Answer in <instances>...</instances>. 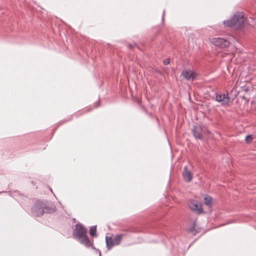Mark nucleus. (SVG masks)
<instances>
[{"mask_svg": "<svg viewBox=\"0 0 256 256\" xmlns=\"http://www.w3.org/2000/svg\"><path fill=\"white\" fill-rule=\"evenodd\" d=\"M216 100L222 105H226L230 102V98L228 94H217L216 96Z\"/></svg>", "mask_w": 256, "mask_h": 256, "instance_id": "nucleus-6", "label": "nucleus"}, {"mask_svg": "<svg viewBox=\"0 0 256 256\" xmlns=\"http://www.w3.org/2000/svg\"><path fill=\"white\" fill-rule=\"evenodd\" d=\"M88 230L80 224H77L73 231L72 236L74 239L86 247H90L92 244L87 236Z\"/></svg>", "mask_w": 256, "mask_h": 256, "instance_id": "nucleus-1", "label": "nucleus"}, {"mask_svg": "<svg viewBox=\"0 0 256 256\" xmlns=\"http://www.w3.org/2000/svg\"><path fill=\"white\" fill-rule=\"evenodd\" d=\"M96 226H92L90 228V234L92 236H96Z\"/></svg>", "mask_w": 256, "mask_h": 256, "instance_id": "nucleus-12", "label": "nucleus"}, {"mask_svg": "<svg viewBox=\"0 0 256 256\" xmlns=\"http://www.w3.org/2000/svg\"><path fill=\"white\" fill-rule=\"evenodd\" d=\"M164 14H165V10H164L163 12H162V22H164Z\"/></svg>", "mask_w": 256, "mask_h": 256, "instance_id": "nucleus-17", "label": "nucleus"}, {"mask_svg": "<svg viewBox=\"0 0 256 256\" xmlns=\"http://www.w3.org/2000/svg\"><path fill=\"white\" fill-rule=\"evenodd\" d=\"M96 250L98 251V252L99 254V256H101V252H100V250Z\"/></svg>", "mask_w": 256, "mask_h": 256, "instance_id": "nucleus-18", "label": "nucleus"}, {"mask_svg": "<svg viewBox=\"0 0 256 256\" xmlns=\"http://www.w3.org/2000/svg\"><path fill=\"white\" fill-rule=\"evenodd\" d=\"M192 133L196 139H200L202 138V128L200 126H194L192 129Z\"/></svg>", "mask_w": 256, "mask_h": 256, "instance_id": "nucleus-10", "label": "nucleus"}, {"mask_svg": "<svg viewBox=\"0 0 256 256\" xmlns=\"http://www.w3.org/2000/svg\"><path fill=\"white\" fill-rule=\"evenodd\" d=\"M245 140L247 142L249 143V142H251V141L252 140V138L251 136L248 135L246 137Z\"/></svg>", "mask_w": 256, "mask_h": 256, "instance_id": "nucleus-13", "label": "nucleus"}, {"mask_svg": "<svg viewBox=\"0 0 256 256\" xmlns=\"http://www.w3.org/2000/svg\"><path fill=\"white\" fill-rule=\"evenodd\" d=\"M184 180L186 182H190L192 178V174L190 170H188L186 166L184 168V171L182 172Z\"/></svg>", "mask_w": 256, "mask_h": 256, "instance_id": "nucleus-9", "label": "nucleus"}, {"mask_svg": "<svg viewBox=\"0 0 256 256\" xmlns=\"http://www.w3.org/2000/svg\"><path fill=\"white\" fill-rule=\"evenodd\" d=\"M170 62V58H166L163 61V63L165 64V65H167Z\"/></svg>", "mask_w": 256, "mask_h": 256, "instance_id": "nucleus-16", "label": "nucleus"}, {"mask_svg": "<svg viewBox=\"0 0 256 256\" xmlns=\"http://www.w3.org/2000/svg\"><path fill=\"white\" fill-rule=\"evenodd\" d=\"M107 242L110 244H112L113 242V239L112 238H108L107 236L106 237V244H107Z\"/></svg>", "mask_w": 256, "mask_h": 256, "instance_id": "nucleus-14", "label": "nucleus"}, {"mask_svg": "<svg viewBox=\"0 0 256 256\" xmlns=\"http://www.w3.org/2000/svg\"><path fill=\"white\" fill-rule=\"evenodd\" d=\"M188 231H189L192 234H196V230L194 229V227H193L192 228H190L188 230Z\"/></svg>", "mask_w": 256, "mask_h": 256, "instance_id": "nucleus-15", "label": "nucleus"}, {"mask_svg": "<svg viewBox=\"0 0 256 256\" xmlns=\"http://www.w3.org/2000/svg\"><path fill=\"white\" fill-rule=\"evenodd\" d=\"M188 208L194 213L200 214L203 212L202 204L194 199H190L188 203Z\"/></svg>", "mask_w": 256, "mask_h": 256, "instance_id": "nucleus-4", "label": "nucleus"}, {"mask_svg": "<svg viewBox=\"0 0 256 256\" xmlns=\"http://www.w3.org/2000/svg\"><path fill=\"white\" fill-rule=\"evenodd\" d=\"M210 41L214 45L220 48L228 47L230 44L228 40L221 38H212Z\"/></svg>", "mask_w": 256, "mask_h": 256, "instance_id": "nucleus-5", "label": "nucleus"}, {"mask_svg": "<svg viewBox=\"0 0 256 256\" xmlns=\"http://www.w3.org/2000/svg\"><path fill=\"white\" fill-rule=\"evenodd\" d=\"M124 236V234L116 235L114 238H112L113 242H112V244H110L107 242V247L108 249H110L113 246L115 245L119 244Z\"/></svg>", "mask_w": 256, "mask_h": 256, "instance_id": "nucleus-7", "label": "nucleus"}, {"mask_svg": "<svg viewBox=\"0 0 256 256\" xmlns=\"http://www.w3.org/2000/svg\"><path fill=\"white\" fill-rule=\"evenodd\" d=\"M204 203L206 205L210 206L212 204V198L209 196H206L204 198Z\"/></svg>", "mask_w": 256, "mask_h": 256, "instance_id": "nucleus-11", "label": "nucleus"}, {"mask_svg": "<svg viewBox=\"0 0 256 256\" xmlns=\"http://www.w3.org/2000/svg\"><path fill=\"white\" fill-rule=\"evenodd\" d=\"M55 211L54 206H47L42 201L38 200L32 208V214L34 216H40L44 213H52Z\"/></svg>", "mask_w": 256, "mask_h": 256, "instance_id": "nucleus-3", "label": "nucleus"}, {"mask_svg": "<svg viewBox=\"0 0 256 256\" xmlns=\"http://www.w3.org/2000/svg\"><path fill=\"white\" fill-rule=\"evenodd\" d=\"M182 75L187 80H190L194 78L196 74L190 70H184L182 72Z\"/></svg>", "mask_w": 256, "mask_h": 256, "instance_id": "nucleus-8", "label": "nucleus"}, {"mask_svg": "<svg viewBox=\"0 0 256 256\" xmlns=\"http://www.w3.org/2000/svg\"><path fill=\"white\" fill-rule=\"evenodd\" d=\"M2 192H0V193H1Z\"/></svg>", "mask_w": 256, "mask_h": 256, "instance_id": "nucleus-19", "label": "nucleus"}, {"mask_svg": "<svg viewBox=\"0 0 256 256\" xmlns=\"http://www.w3.org/2000/svg\"><path fill=\"white\" fill-rule=\"evenodd\" d=\"M246 22V19L243 14L238 12L230 20L224 21V24L226 26L234 28L235 29L238 30L244 27Z\"/></svg>", "mask_w": 256, "mask_h": 256, "instance_id": "nucleus-2", "label": "nucleus"}]
</instances>
